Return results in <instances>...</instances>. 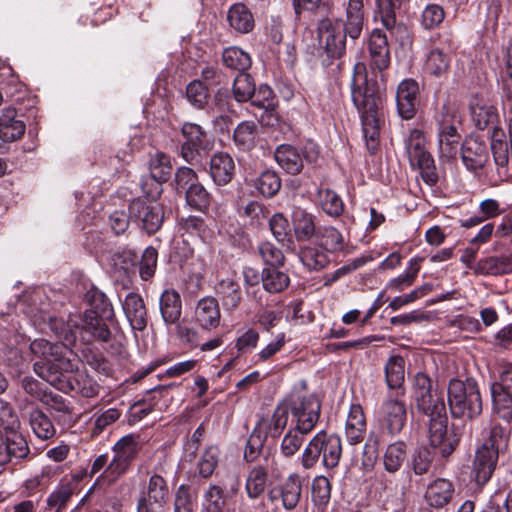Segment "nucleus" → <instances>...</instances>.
Listing matches in <instances>:
<instances>
[{"label": "nucleus", "instance_id": "nucleus-1", "mask_svg": "<svg viewBox=\"0 0 512 512\" xmlns=\"http://www.w3.org/2000/svg\"><path fill=\"white\" fill-rule=\"evenodd\" d=\"M98 297L102 307L96 306L95 309L87 310L83 316L70 315L66 322L49 317L47 326L61 343L36 339L30 344L31 353L37 358L33 365L34 372L62 392L76 391L88 398L98 394V387L91 381L84 382L83 385L78 379L73 382L72 374L77 370V365L70 349L78 337L83 343L94 340L109 341L111 332L98 312L106 310L107 302L103 294Z\"/></svg>", "mask_w": 512, "mask_h": 512}, {"label": "nucleus", "instance_id": "nucleus-2", "mask_svg": "<svg viewBox=\"0 0 512 512\" xmlns=\"http://www.w3.org/2000/svg\"><path fill=\"white\" fill-rule=\"evenodd\" d=\"M413 398L417 409L430 417L429 441L443 457L451 455L457 447L461 433L455 426L448 427L446 406L441 393L433 388L432 380L418 372L413 381Z\"/></svg>", "mask_w": 512, "mask_h": 512}, {"label": "nucleus", "instance_id": "nucleus-3", "mask_svg": "<svg viewBox=\"0 0 512 512\" xmlns=\"http://www.w3.org/2000/svg\"><path fill=\"white\" fill-rule=\"evenodd\" d=\"M351 96L360 113L367 149L374 153L379 145L380 126L384 121L383 96L378 84L368 80L366 67L362 63L355 65Z\"/></svg>", "mask_w": 512, "mask_h": 512}, {"label": "nucleus", "instance_id": "nucleus-4", "mask_svg": "<svg viewBox=\"0 0 512 512\" xmlns=\"http://www.w3.org/2000/svg\"><path fill=\"white\" fill-rule=\"evenodd\" d=\"M448 404L453 417L474 419L483 409L479 386L472 378L452 379L448 385Z\"/></svg>", "mask_w": 512, "mask_h": 512}, {"label": "nucleus", "instance_id": "nucleus-5", "mask_svg": "<svg viewBox=\"0 0 512 512\" xmlns=\"http://www.w3.org/2000/svg\"><path fill=\"white\" fill-rule=\"evenodd\" d=\"M342 455V441L336 434H328L324 430L318 432L308 442L301 455V465L305 470L313 468L322 457L326 469L338 466Z\"/></svg>", "mask_w": 512, "mask_h": 512}, {"label": "nucleus", "instance_id": "nucleus-6", "mask_svg": "<svg viewBox=\"0 0 512 512\" xmlns=\"http://www.w3.org/2000/svg\"><path fill=\"white\" fill-rule=\"evenodd\" d=\"M438 151L441 158L454 159L458 154L461 136L458 133L460 118L452 103L442 105L435 117Z\"/></svg>", "mask_w": 512, "mask_h": 512}, {"label": "nucleus", "instance_id": "nucleus-7", "mask_svg": "<svg viewBox=\"0 0 512 512\" xmlns=\"http://www.w3.org/2000/svg\"><path fill=\"white\" fill-rule=\"evenodd\" d=\"M284 406L291 412L293 423L303 432H311L319 420L321 402L313 394L292 392Z\"/></svg>", "mask_w": 512, "mask_h": 512}, {"label": "nucleus", "instance_id": "nucleus-8", "mask_svg": "<svg viewBox=\"0 0 512 512\" xmlns=\"http://www.w3.org/2000/svg\"><path fill=\"white\" fill-rule=\"evenodd\" d=\"M321 47L331 58H340L346 51L347 26L342 19L324 18L317 27Z\"/></svg>", "mask_w": 512, "mask_h": 512}, {"label": "nucleus", "instance_id": "nucleus-9", "mask_svg": "<svg viewBox=\"0 0 512 512\" xmlns=\"http://www.w3.org/2000/svg\"><path fill=\"white\" fill-rule=\"evenodd\" d=\"M403 396L404 392L397 391L394 395H388L381 404V427L390 437L399 435L407 423V405Z\"/></svg>", "mask_w": 512, "mask_h": 512}, {"label": "nucleus", "instance_id": "nucleus-10", "mask_svg": "<svg viewBox=\"0 0 512 512\" xmlns=\"http://www.w3.org/2000/svg\"><path fill=\"white\" fill-rule=\"evenodd\" d=\"M129 219L148 234L155 233L163 223V209L155 201L146 198L134 199L129 205Z\"/></svg>", "mask_w": 512, "mask_h": 512}, {"label": "nucleus", "instance_id": "nucleus-11", "mask_svg": "<svg viewBox=\"0 0 512 512\" xmlns=\"http://www.w3.org/2000/svg\"><path fill=\"white\" fill-rule=\"evenodd\" d=\"M303 156L293 146L282 144L275 150L274 157L278 165L291 175L300 173L303 169V159L307 162H315L318 158V149L316 145L309 142L305 145Z\"/></svg>", "mask_w": 512, "mask_h": 512}, {"label": "nucleus", "instance_id": "nucleus-12", "mask_svg": "<svg viewBox=\"0 0 512 512\" xmlns=\"http://www.w3.org/2000/svg\"><path fill=\"white\" fill-rule=\"evenodd\" d=\"M302 491L303 481L301 476L297 473H291L269 490L268 499L272 503L280 502L285 510L291 511L299 504Z\"/></svg>", "mask_w": 512, "mask_h": 512}, {"label": "nucleus", "instance_id": "nucleus-13", "mask_svg": "<svg viewBox=\"0 0 512 512\" xmlns=\"http://www.w3.org/2000/svg\"><path fill=\"white\" fill-rule=\"evenodd\" d=\"M30 448L24 436L18 430L0 429V466L17 464L28 457Z\"/></svg>", "mask_w": 512, "mask_h": 512}, {"label": "nucleus", "instance_id": "nucleus-14", "mask_svg": "<svg viewBox=\"0 0 512 512\" xmlns=\"http://www.w3.org/2000/svg\"><path fill=\"white\" fill-rule=\"evenodd\" d=\"M420 103L419 85L413 79H405L398 85L396 93L397 110L401 118L412 119Z\"/></svg>", "mask_w": 512, "mask_h": 512}, {"label": "nucleus", "instance_id": "nucleus-15", "mask_svg": "<svg viewBox=\"0 0 512 512\" xmlns=\"http://www.w3.org/2000/svg\"><path fill=\"white\" fill-rule=\"evenodd\" d=\"M169 497L167 481L159 474H152L147 486L143 488L138 504L148 508H162Z\"/></svg>", "mask_w": 512, "mask_h": 512}, {"label": "nucleus", "instance_id": "nucleus-16", "mask_svg": "<svg viewBox=\"0 0 512 512\" xmlns=\"http://www.w3.org/2000/svg\"><path fill=\"white\" fill-rule=\"evenodd\" d=\"M369 65L371 69L383 71L390 64V50L387 36L380 30L374 29L368 41Z\"/></svg>", "mask_w": 512, "mask_h": 512}, {"label": "nucleus", "instance_id": "nucleus-17", "mask_svg": "<svg viewBox=\"0 0 512 512\" xmlns=\"http://www.w3.org/2000/svg\"><path fill=\"white\" fill-rule=\"evenodd\" d=\"M498 460L496 450L481 446L475 454L472 477L477 485L482 486L491 478Z\"/></svg>", "mask_w": 512, "mask_h": 512}, {"label": "nucleus", "instance_id": "nucleus-18", "mask_svg": "<svg viewBox=\"0 0 512 512\" xmlns=\"http://www.w3.org/2000/svg\"><path fill=\"white\" fill-rule=\"evenodd\" d=\"M461 157L467 169L475 171L484 167L488 159V149L484 141L476 137L464 140Z\"/></svg>", "mask_w": 512, "mask_h": 512}, {"label": "nucleus", "instance_id": "nucleus-19", "mask_svg": "<svg viewBox=\"0 0 512 512\" xmlns=\"http://www.w3.org/2000/svg\"><path fill=\"white\" fill-rule=\"evenodd\" d=\"M367 431V422L364 410L358 403L350 406L346 422L345 437L350 445H356L363 441Z\"/></svg>", "mask_w": 512, "mask_h": 512}, {"label": "nucleus", "instance_id": "nucleus-20", "mask_svg": "<svg viewBox=\"0 0 512 512\" xmlns=\"http://www.w3.org/2000/svg\"><path fill=\"white\" fill-rule=\"evenodd\" d=\"M123 311L133 330L142 331L147 326V309L143 298L130 292L122 302Z\"/></svg>", "mask_w": 512, "mask_h": 512}, {"label": "nucleus", "instance_id": "nucleus-21", "mask_svg": "<svg viewBox=\"0 0 512 512\" xmlns=\"http://www.w3.org/2000/svg\"><path fill=\"white\" fill-rule=\"evenodd\" d=\"M220 318L221 313L217 299L203 297L197 302L194 319L202 329L211 330L218 327Z\"/></svg>", "mask_w": 512, "mask_h": 512}, {"label": "nucleus", "instance_id": "nucleus-22", "mask_svg": "<svg viewBox=\"0 0 512 512\" xmlns=\"http://www.w3.org/2000/svg\"><path fill=\"white\" fill-rule=\"evenodd\" d=\"M288 418L287 408L284 405H278L273 414L270 417L261 418L254 429L265 438L268 436L277 438L287 426Z\"/></svg>", "mask_w": 512, "mask_h": 512}, {"label": "nucleus", "instance_id": "nucleus-23", "mask_svg": "<svg viewBox=\"0 0 512 512\" xmlns=\"http://www.w3.org/2000/svg\"><path fill=\"white\" fill-rule=\"evenodd\" d=\"M454 492V486L451 481L438 478L427 486L425 500L431 507L441 508L453 499Z\"/></svg>", "mask_w": 512, "mask_h": 512}, {"label": "nucleus", "instance_id": "nucleus-24", "mask_svg": "<svg viewBox=\"0 0 512 512\" xmlns=\"http://www.w3.org/2000/svg\"><path fill=\"white\" fill-rule=\"evenodd\" d=\"M265 464L258 463L248 472L245 482V491L250 499H258L266 490L268 482V457Z\"/></svg>", "mask_w": 512, "mask_h": 512}, {"label": "nucleus", "instance_id": "nucleus-25", "mask_svg": "<svg viewBox=\"0 0 512 512\" xmlns=\"http://www.w3.org/2000/svg\"><path fill=\"white\" fill-rule=\"evenodd\" d=\"M25 124L17 118V111L13 107L2 110L0 116V138L4 142H12L23 136Z\"/></svg>", "mask_w": 512, "mask_h": 512}, {"label": "nucleus", "instance_id": "nucleus-26", "mask_svg": "<svg viewBox=\"0 0 512 512\" xmlns=\"http://www.w3.org/2000/svg\"><path fill=\"white\" fill-rule=\"evenodd\" d=\"M235 163L228 153L219 152L210 160V174L218 185L228 184L234 175Z\"/></svg>", "mask_w": 512, "mask_h": 512}, {"label": "nucleus", "instance_id": "nucleus-27", "mask_svg": "<svg viewBox=\"0 0 512 512\" xmlns=\"http://www.w3.org/2000/svg\"><path fill=\"white\" fill-rule=\"evenodd\" d=\"M160 312L166 325L176 324L182 313V302L179 293L173 289L165 290L160 297Z\"/></svg>", "mask_w": 512, "mask_h": 512}, {"label": "nucleus", "instance_id": "nucleus-28", "mask_svg": "<svg viewBox=\"0 0 512 512\" xmlns=\"http://www.w3.org/2000/svg\"><path fill=\"white\" fill-rule=\"evenodd\" d=\"M227 21L232 29L241 34H247L254 29V17L243 3L233 4L227 12Z\"/></svg>", "mask_w": 512, "mask_h": 512}, {"label": "nucleus", "instance_id": "nucleus-29", "mask_svg": "<svg viewBox=\"0 0 512 512\" xmlns=\"http://www.w3.org/2000/svg\"><path fill=\"white\" fill-rule=\"evenodd\" d=\"M407 460V444L397 440L387 445L383 452L382 462L385 471L394 474L398 472Z\"/></svg>", "mask_w": 512, "mask_h": 512}, {"label": "nucleus", "instance_id": "nucleus-30", "mask_svg": "<svg viewBox=\"0 0 512 512\" xmlns=\"http://www.w3.org/2000/svg\"><path fill=\"white\" fill-rule=\"evenodd\" d=\"M363 0H349L346 9V20L344 24L347 26L348 37L356 40L362 33L364 12Z\"/></svg>", "mask_w": 512, "mask_h": 512}, {"label": "nucleus", "instance_id": "nucleus-31", "mask_svg": "<svg viewBox=\"0 0 512 512\" xmlns=\"http://www.w3.org/2000/svg\"><path fill=\"white\" fill-rule=\"evenodd\" d=\"M292 221L298 241H308L316 234L314 216L307 211L300 208L295 209Z\"/></svg>", "mask_w": 512, "mask_h": 512}, {"label": "nucleus", "instance_id": "nucleus-32", "mask_svg": "<svg viewBox=\"0 0 512 512\" xmlns=\"http://www.w3.org/2000/svg\"><path fill=\"white\" fill-rule=\"evenodd\" d=\"M408 158L411 166L417 167L420 170L422 179L428 185L436 184L438 176L435 172L434 160L425 148L408 156Z\"/></svg>", "mask_w": 512, "mask_h": 512}, {"label": "nucleus", "instance_id": "nucleus-33", "mask_svg": "<svg viewBox=\"0 0 512 512\" xmlns=\"http://www.w3.org/2000/svg\"><path fill=\"white\" fill-rule=\"evenodd\" d=\"M113 454V458L110 460L104 472L96 479L94 485L100 483L111 485L130 469L132 463L128 461V459L118 452H113Z\"/></svg>", "mask_w": 512, "mask_h": 512}, {"label": "nucleus", "instance_id": "nucleus-34", "mask_svg": "<svg viewBox=\"0 0 512 512\" xmlns=\"http://www.w3.org/2000/svg\"><path fill=\"white\" fill-rule=\"evenodd\" d=\"M261 282L265 291L280 293L289 286L290 278L287 273L277 267H267L262 270Z\"/></svg>", "mask_w": 512, "mask_h": 512}, {"label": "nucleus", "instance_id": "nucleus-35", "mask_svg": "<svg viewBox=\"0 0 512 512\" xmlns=\"http://www.w3.org/2000/svg\"><path fill=\"white\" fill-rule=\"evenodd\" d=\"M385 380L389 389H400L405 380V360L399 355L390 356L385 364Z\"/></svg>", "mask_w": 512, "mask_h": 512}, {"label": "nucleus", "instance_id": "nucleus-36", "mask_svg": "<svg viewBox=\"0 0 512 512\" xmlns=\"http://www.w3.org/2000/svg\"><path fill=\"white\" fill-rule=\"evenodd\" d=\"M476 272L481 274H506L512 272V255L511 256H490L478 261Z\"/></svg>", "mask_w": 512, "mask_h": 512}, {"label": "nucleus", "instance_id": "nucleus-37", "mask_svg": "<svg viewBox=\"0 0 512 512\" xmlns=\"http://www.w3.org/2000/svg\"><path fill=\"white\" fill-rule=\"evenodd\" d=\"M29 423L35 436L48 440L56 434V429L49 417L40 409H33L29 414Z\"/></svg>", "mask_w": 512, "mask_h": 512}, {"label": "nucleus", "instance_id": "nucleus-38", "mask_svg": "<svg viewBox=\"0 0 512 512\" xmlns=\"http://www.w3.org/2000/svg\"><path fill=\"white\" fill-rule=\"evenodd\" d=\"M471 116L475 126L484 130L497 123V109L488 103L477 102L471 106Z\"/></svg>", "mask_w": 512, "mask_h": 512}, {"label": "nucleus", "instance_id": "nucleus-39", "mask_svg": "<svg viewBox=\"0 0 512 512\" xmlns=\"http://www.w3.org/2000/svg\"><path fill=\"white\" fill-rule=\"evenodd\" d=\"M219 293L222 305L228 311L235 310L242 300L240 286L229 278L223 279L219 283Z\"/></svg>", "mask_w": 512, "mask_h": 512}, {"label": "nucleus", "instance_id": "nucleus-40", "mask_svg": "<svg viewBox=\"0 0 512 512\" xmlns=\"http://www.w3.org/2000/svg\"><path fill=\"white\" fill-rule=\"evenodd\" d=\"M450 65L449 56L438 48L432 49L424 64V71L430 75L440 77L447 73Z\"/></svg>", "mask_w": 512, "mask_h": 512}, {"label": "nucleus", "instance_id": "nucleus-41", "mask_svg": "<svg viewBox=\"0 0 512 512\" xmlns=\"http://www.w3.org/2000/svg\"><path fill=\"white\" fill-rule=\"evenodd\" d=\"M317 235L320 245L328 252H339L345 248L343 235L332 226L319 227Z\"/></svg>", "mask_w": 512, "mask_h": 512}, {"label": "nucleus", "instance_id": "nucleus-42", "mask_svg": "<svg viewBox=\"0 0 512 512\" xmlns=\"http://www.w3.org/2000/svg\"><path fill=\"white\" fill-rule=\"evenodd\" d=\"M74 491L75 484L73 482L60 483L48 496L47 507L54 509L55 512H62Z\"/></svg>", "mask_w": 512, "mask_h": 512}, {"label": "nucleus", "instance_id": "nucleus-43", "mask_svg": "<svg viewBox=\"0 0 512 512\" xmlns=\"http://www.w3.org/2000/svg\"><path fill=\"white\" fill-rule=\"evenodd\" d=\"M142 446L143 444L139 435L128 434L121 437L113 445L112 451L118 452L132 463L137 458Z\"/></svg>", "mask_w": 512, "mask_h": 512}, {"label": "nucleus", "instance_id": "nucleus-44", "mask_svg": "<svg viewBox=\"0 0 512 512\" xmlns=\"http://www.w3.org/2000/svg\"><path fill=\"white\" fill-rule=\"evenodd\" d=\"M257 125L251 121H243L234 130L235 145L241 150H250L255 144Z\"/></svg>", "mask_w": 512, "mask_h": 512}, {"label": "nucleus", "instance_id": "nucleus-45", "mask_svg": "<svg viewBox=\"0 0 512 512\" xmlns=\"http://www.w3.org/2000/svg\"><path fill=\"white\" fill-rule=\"evenodd\" d=\"M222 60L226 67L244 73L251 66V58L248 53L238 47H229L223 51Z\"/></svg>", "mask_w": 512, "mask_h": 512}, {"label": "nucleus", "instance_id": "nucleus-46", "mask_svg": "<svg viewBox=\"0 0 512 512\" xmlns=\"http://www.w3.org/2000/svg\"><path fill=\"white\" fill-rule=\"evenodd\" d=\"M150 173L152 178L162 183L167 181L172 172V165L169 156L162 152H157L150 158Z\"/></svg>", "mask_w": 512, "mask_h": 512}, {"label": "nucleus", "instance_id": "nucleus-47", "mask_svg": "<svg viewBox=\"0 0 512 512\" xmlns=\"http://www.w3.org/2000/svg\"><path fill=\"white\" fill-rule=\"evenodd\" d=\"M308 433L309 432H303L302 429H298L296 425L291 427L282 439L280 445L282 455L285 457L294 456L302 446L304 437Z\"/></svg>", "mask_w": 512, "mask_h": 512}, {"label": "nucleus", "instance_id": "nucleus-48", "mask_svg": "<svg viewBox=\"0 0 512 512\" xmlns=\"http://www.w3.org/2000/svg\"><path fill=\"white\" fill-rule=\"evenodd\" d=\"M185 198L189 206L199 211L206 210L211 201L209 192L199 182L187 188Z\"/></svg>", "mask_w": 512, "mask_h": 512}, {"label": "nucleus", "instance_id": "nucleus-49", "mask_svg": "<svg viewBox=\"0 0 512 512\" xmlns=\"http://www.w3.org/2000/svg\"><path fill=\"white\" fill-rule=\"evenodd\" d=\"M319 202L323 211L332 217L340 216L344 211V203L340 196L330 189L319 190Z\"/></svg>", "mask_w": 512, "mask_h": 512}, {"label": "nucleus", "instance_id": "nucleus-50", "mask_svg": "<svg viewBox=\"0 0 512 512\" xmlns=\"http://www.w3.org/2000/svg\"><path fill=\"white\" fill-rule=\"evenodd\" d=\"M434 456L432 451L421 446L414 450L409 465L416 475H425L429 472Z\"/></svg>", "mask_w": 512, "mask_h": 512}, {"label": "nucleus", "instance_id": "nucleus-51", "mask_svg": "<svg viewBox=\"0 0 512 512\" xmlns=\"http://www.w3.org/2000/svg\"><path fill=\"white\" fill-rule=\"evenodd\" d=\"M255 84L251 75L239 73L233 82V96L238 102H246L252 97Z\"/></svg>", "mask_w": 512, "mask_h": 512}, {"label": "nucleus", "instance_id": "nucleus-52", "mask_svg": "<svg viewBox=\"0 0 512 512\" xmlns=\"http://www.w3.org/2000/svg\"><path fill=\"white\" fill-rule=\"evenodd\" d=\"M311 490L312 501L316 506L323 508L329 503L331 498V485L326 477H315L312 482Z\"/></svg>", "mask_w": 512, "mask_h": 512}, {"label": "nucleus", "instance_id": "nucleus-53", "mask_svg": "<svg viewBox=\"0 0 512 512\" xmlns=\"http://www.w3.org/2000/svg\"><path fill=\"white\" fill-rule=\"evenodd\" d=\"M495 412L503 419L512 420V392L491 389Z\"/></svg>", "mask_w": 512, "mask_h": 512}, {"label": "nucleus", "instance_id": "nucleus-54", "mask_svg": "<svg viewBox=\"0 0 512 512\" xmlns=\"http://www.w3.org/2000/svg\"><path fill=\"white\" fill-rule=\"evenodd\" d=\"M299 257L303 265L309 270L322 269L329 262L327 255L322 250L314 247L301 249Z\"/></svg>", "mask_w": 512, "mask_h": 512}, {"label": "nucleus", "instance_id": "nucleus-55", "mask_svg": "<svg viewBox=\"0 0 512 512\" xmlns=\"http://www.w3.org/2000/svg\"><path fill=\"white\" fill-rule=\"evenodd\" d=\"M259 192L265 197H273L281 188V179L274 171H264L256 182Z\"/></svg>", "mask_w": 512, "mask_h": 512}, {"label": "nucleus", "instance_id": "nucleus-56", "mask_svg": "<svg viewBox=\"0 0 512 512\" xmlns=\"http://www.w3.org/2000/svg\"><path fill=\"white\" fill-rule=\"evenodd\" d=\"M42 402L56 414V417H62L65 421L71 419L72 406L65 397L55 393H47Z\"/></svg>", "mask_w": 512, "mask_h": 512}, {"label": "nucleus", "instance_id": "nucleus-57", "mask_svg": "<svg viewBox=\"0 0 512 512\" xmlns=\"http://www.w3.org/2000/svg\"><path fill=\"white\" fill-rule=\"evenodd\" d=\"M255 107L265 111H272L276 105V99L273 90L266 84L254 88L252 97L249 99Z\"/></svg>", "mask_w": 512, "mask_h": 512}, {"label": "nucleus", "instance_id": "nucleus-58", "mask_svg": "<svg viewBox=\"0 0 512 512\" xmlns=\"http://www.w3.org/2000/svg\"><path fill=\"white\" fill-rule=\"evenodd\" d=\"M403 0H376L378 12L383 25L392 29L396 23V10L401 7Z\"/></svg>", "mask_w": 512, "mask_h": 512}, {"label": "nucleus", "instance_id": "nucleus-59", "mask_svg": "<svg viewBox=\"0 0 512 512\" xmlns=\"http://www.w3.org/2000/svg\"><path fill=\"white\" fill-rule=\"evenodd\" d=\"M158 252L153 247H147L139 263V275L142 280H150L156 271Z\"/></svg>", "mask_w": 512, "mask_h": 512}, {"label": "nucleus", "instance_id": "nucleus-60", "mask_svg": "<svg viewBox=\"0 0 512 512\" xmlns=\"http://www.w3.org/2000/svg\"><path fill=\"white\" fill-rule=\"evenodd\" d=\"M187 100L197 109H202L207 104L208 89L201 81H192L186 89Z\"/></svg>", "mask_w": 512, "mask_h": 512}, {"label": "nucleus", "instance_id": "nucleus-61", "mask_svg": "<svg viewBox=\"0 0 512 512\" xmlns=\"http://www.w3.org/2000/svg\"><path fill=\"white\" fill-rule=\"evenodd\" d=\"M205 506L208 512H222L226 500L224 491L217 485H210L204 493Z\"/></svg>", "mask_w": 512, "mask_h": 512}, {"label": "nucleus", "instance_id": "nucleus-62", "mask_svg": "<svg viewBox=\"0 0 512 512\" xmlns=\"http://www.w3.org/2000/svg\"><path fill=\"white\" fill-rule=\"evenodd\" d=\"M218 449L216 447H208L197 463L198 473L203 478L210 477L218 464Z\"/></svg>", "mask_w": 512, "mask_h": 512}, {"label": "nucleus", "instance_id": "nucleus-63", "mask_svg": "<svg viewBox=\"0 0 512 512\" xmlns=\"http://www.w3.org/2000/svg\"><path fill=\"white\" fill-rule=\"evenodd\" d=\"M0 426L2 431L18 430L20 420L12 405L0 398Z\"/></svg>", "mask_w": 512, "mask_h": 512}, {"label": "nucleus", "instance_id": "nucleus-64", "mask_svg": "<svg viewBox=\"0 0 512 512\" xmlns=\"http://www.w3.org/2000/svg\"><path fill=\"white\" fill-rule=\"evenodd\" d=\"M258 252L264 262L270 267H278L284 264V254L271 242H262L258 247Z\"/></svg>", "mask_w": 512, "mask_h": 512}]
</instances>
